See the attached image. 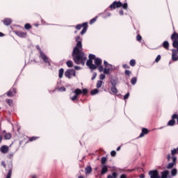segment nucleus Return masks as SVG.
I'll return each instance as SVG.
<instances>
[{
    "label": "nucleus",
    "mask_w": 178,
    "mask_h": 178,
    "mask_svg": "<svg viewBox=\"0 0 178 178\" xmlns=\"http://www.w3.org/2000/svg\"><path fill=\"white\" fill-rule=\"evenodd\" d=\"M75 40L77 43L72 51L73 60L76 65H82L84 66L86 60H87V56L83 53L81 39L80 38V36H77Z\"/></svg>",
    "instance_id": "obj_1"
},
{
    "label": "nucleus",
    "mask_w": 178,
    "mask_h": 178,
    "mask_svg": "<svg viewBox=\"0 0 178 178\" xmlns=\"http://www.w3.org/2000/svg\"><path fill=\"white\" fill-rule=\"evenodd\" d=\"M104 67H102V65L99 66V72H100V73L103 72L104 74H109V73H111V72L113 70V65L108 64L106 60L104 61Z\"/></svg>",
    "instance_id": "obj_2"
},
{
    "label": "nucleus",
    "mask_w": 178,
    "mask_h": 178,
    "mask_svg": "<svg viewBox=\"0 0 178 178\" xmlns=\"http://www.w3.org/2000/svg\"><path fill=\"white\" fill-rule=\"evenodd\" d=\"M92 59L95 58V55L94 54H90L89 55V59L86 62L87 66H88L89 68H90L92 70H95L97 69V65L92 64Z\"/></svg>",
    "instance_id": "obj_3"
},
{
    "label": "nucleus",
    "mask_w": 178,
    "mask_h": 178,
    "mask_svg": "<svg viewBox=\"0 0 178 178\" xmlns=\"http://www.w3.org/2000/svg\"><path fill=\"white\" fill-rule=\"evenodd\" d=\"M39 58L40 59H42L43 60V62H44V63H46V65L51 66V60H49V58H48V56L45 54H44V52L40 51Z\"/></svg>",
    "instance_id": "obj_4"
},
{
    "label": "nucleus",
    "mask_w": 178,
    "mask_h": 178,
    "mask_svg": "<svg viewBox=\"0 0 178 178\" xmlns=\"http://www.w3.org/2000/svg\"><path fill=\"white\" fill-rule=\"evenodd\" d=\"M65 77H67V79H72V77H74L76 76V71L72 69L67 70L65 72Z\"/></svg>",
    "instance_id": "obj_5"
},
{
    "label": "nucleus",
    "mask_w": 178,
    "mask_h": 178,
    "mask_svg": "<svg viewBox=\"0 0 178 178\" xmlns=\"http://www.w3.org/2000/svg\"><path fill=\"white\" fill-rule=\"evenodd\" d=\"M122 7V2L120 1H114L112 4L110 5L111 9H116V8Z\"/></svg>",
    "instance_id": "obj_6"
},
{
    "label": "nucleus",
    "mask_w": 178,
    "mask_h": 178,
    "mask_svg": "<svg viewBox=\"0 0 178 178\" xmlns=\"http://www.w3.org/2000/svg\"><path fill=\"white\" fill-rule=\"evenodd\" d=\"M74 92L75 95L73 96L72 97H71L72 101H76V99H77L79 95H80V94H81V90L77 88L74 90Z\"/></svg>",
    "instance_id": "obj_7"
},
{
    "label": "nucleus",
    "mask_w": 178,
    "mask_h": 178,
    "mask_svg": "<svg viewBox=\"0 0 178 178\" xmlns=\"http://www.w3.org/2000/svg\"><path fill=\"white\" fill-rule=\"evenodd\" d=\"M149 175L150 176V178H156L158 176H159V174L158 170H155L149 171Z\"/></svg>",
    "instance_id": "obj_8"
},
{
    "label": "nucleus",
    "mask_w": 178,
    "mask_h": 178,
    "mask_svg": "<svg viewBox=\"0 0 178 178\" xmlns=\"http://www.w3.org/2000/svg\"><path fill=\"white\" fill-rule=\"evenodd\" d=\"M9 152V147L8 145H3L0 147V152L1 154H8Z\"/></svg>",
    "instance_id": "obj_9"
},
{
    "label": "nucleus",
    "mask_w": 178,
    "mask_h": 178,
    "mask_svg": "<svg viewBox=\"0 0 178 178\" xmlns=\"http://www.w3.org/2000/svg\"><path fill=\"white\" fill-rule=\"evenodd\" d=\"M177 55V51L176 49H172V59L174 62H176V60H178V56Z\"/></svg>",
    "instance_id": "obj_10"
},
{
    "label": "nucleus",
    "mask_w": 178,
    "mask_h": 178,
    "mask_svg": "<svg viewBox=\"0 0 178 178\" xmlns=\"http://www.w3.org/2000/svg\"><path fill=\"white\" fill-rule=\"evenodd\" d=\"M16 95V89L15 88H11L8 92L7 95L8 97H13L14 95Z\"/></svg>",
    "instance_id": "obj_11"
},
{
    "label": "nucleus",
    "mask_w": 178,
    "mask_h": 178,
    "mask_svg": "<svg viewBox=\"0 0 178 178\" xmlns=\"http://www.w3.org/2000/svg\"><path fill=\"white\" fill-rule=\"evenodd\" d=\"M145 134H148V129L147 128L142 129V133L140 134L139 137L142 138L145 136Z\"/></svg>",
    "instance_id": "obj_12"
},
{
    "label": "nucleus",
    "mask_w": 178,
    "mask_h": 178,
    "mask_svg": "<svg viewBox=\"0 0 178 178\" xmlns=\"http://www.w3.org/2000/svg\"><path fill=\"white\" fill-rule=\"evenodd\" d=\"M101 63H102V60H101V58H95V64L96 65V66H98V67H99V66H101Z\"/></svg>",
    "instance_id": "obj_13"
},
{
    "label": "nucleus",
    "mask_w": 178,
    "mask_h": 178,
    "mask_svg": "<svg viewBox=\"0 0 178 178\" xmlns=\"http://www.w3.org/2000/svg\"><path fill=\"white\" fill-rule=\"evenodd\" d=\"M15 34H17V35H18V37H22V38H24L27 35V33H26L23 31H17L15 33Z\"/></svg>",
    "instance_id": "obj_14"
},
{
    "label": "nucleus",
    "mask_w": 178,
    "mask_h": 178,
    "mask_svg": "<svg viewBox=\"0 0 178 178\" xmlns=\"http://www.w3.org/2000/svg\"><path fill=\"white\" fill-rule=\"evenodd\" d=\"M11 23H12L11 19L6 18L3 20V24H5V26H9L10 24H11Z\"/></svg>",
    "instance_id": "obj_15"
},
{
    "label": "nucleus",
    "mask_w": 178,
    "mask_h": 178,
    "mask_svg": "<svg viewBox=\"0 0 178 178\" xmlns=\"http://www.w3.org/2000/svg\"><path fill=\"white\" fill-rule=\"evenodd\" d=\"M168 176H169L168 170L161 172V178H168Z\"/></svg>",
    "instance_id": "obj_16"
},
{
    "label": "nucleus",
    "mask_w": 178,
    "mask_h": 178,
    "mask_svg": "<svg viewBox=\"0 0 178 178\" xmlns=\"http://www.w3.org/2000/svg\"><path fill=\"white\" fill-rule=\"evenodd\" d=\"M107 172H108V168L106 167V165H103L101 171V175H105V173H107Z\"/></svg>",
    "instance_id": "obj_17"
},
{
    "label": "nucleus",
    "mask_w": 178,
    "mask_h": 178,
    "mask_svg": "<svg viewBox=\"0 0 178 178\" xmlns=\"http://www.w3.org/2000/svg\"><path fill=\"white\" fill-rule=\"evenodd\" d=\"M84 26H87V22H85L83 24H78L76 26V30H81L82 27H84Z\"/></svg>",
    "instance_id": "obj_18"
},
{
    "label": "nucleus",
    "mask_w": 178,
    "mask_h": 178,
    "mask_svg": "<svg viewBox=\"0 0 178 178\" xmlns=\"http://www.w3.org/2000/svg\"><path fill=\"white\" fill-rule=\"evenodd\" d=\"M107 178H118V173L117 172H113L112 175H108L107 176Z\"/></svg>",
    "instance_id": "obj_19"
},
{
    "label": "nucleus",
    "mask_w": 178,
    "mask_h": 178,
    "mask_svg": "<svg viewBox=\"0 0 178 178\" xmlns=\"http://www.w3.org/2000/svg\"><path fill=\"white\" fill-rule=\"evenodd\" d=\"M163 47L165 48V49H169V42L164 41L163 43Z\"/></svg>",
    "instance_id": "obj_20"
},
{
    "label": "nucleus",
    "mask_w": 178,
    "mask_h": 178,
    "mask_svg": "<svg viewBox=\"0 0 178 178\" xmlns=\"http://www.w3.org/2000/svg\"><path fill=\"white\" fill-rule=\"evenodd\" d=\"M64 72H65V70H63V68H61L59 70L58 76L60 79H62L63 77Z\"/></svg>",
    "instance_id": "obj_21"
},
{
    "label": "nucleus",
    "mask_w": 178,
    "mask_h": 178,
    "mask_svg": "<svg viewBox=\"0 0 178 178\" xmlns=\"http://www.w3.org/2000/svg\"><path fill=\"white\" fill-rule=\"evenodd\" d=\"M171 40H176L178 41V33H174L171 36Z\"/></svg>",
    "instance_id": "obj_22"
},
{
    "label": "nucleus",
    "mask_w": 178,
    "mask_h": 178,
    "mask_svg": "<svg viewBox=\"0 0 178 178\" xmlns=\"http://www.w3.org/2000/svg\"><path fill=\"white\" fill-rule=\"evenodd\" d=\"M111 90L113 94H118V89L116 88V86H112Z\"/></svg>",
    "instance_id": "obj_23"
},
{
    "label": "nucleus",
    "mask_w": 178,
    "mask_h": 178,
    "mask_svg": "<svg viewBox=\"0 0 178 178\" xmlns=\"http://www.w3.org/2000/svg\"><path fill=\"white\" fill-rule=\"evenodd\" d=\"M172 40V47H174V48H177L178 40Z\"/></svg>",
    "instance_id": "obj_24"
},
{
    "label": "nucleus",
    "mask_w": 178,
    "mask_h": 178,
    "mask_svg": "<svg viewBox=\"0 0 178 178\" xmlns=\"http://www.w3.org/2000/svg\"><path fill=\"white\" fill-rule=\"evenodd\" d=\"M99 92V90L98 89H94L90 92L91 95H96V94H98Z\"/></svg>",
    "instance_id": "obj_25"
},
{
    "label": "nucleus",
    "mask_w": 178,
    "mask_h": 178,
    "mask_svg": "<svg viewBox=\"0 0 178 178\" xmlns=\"http://www.w3.org/2000/svg\"><path fill=\"white\" fill-rule=\"evenodd\" d=\"M86 33H87V26H84L83 29H82L81 34V35L86 34Z\"/></svg>",
    "instance_id": "obj_26"
},
{
    "label": "nucleus",
    "mask_w": 178,
    "mask_h": 178,
    "mask_svg": "<svg viewBox=\"0 0 178 178\" xmlns=\"http://www.w3.org/2000/svg\"><path fill=\"white\" fill-rule=\"evenodd\" d=\"M12 137V136L10 135V134L8 133V134H6L5 136H4V138L6 140H10V138Z\"/></svg>",
    "instance_id": "obj_27"
},
{
    "label": "nucleus",
    "mask_w": 178,
    "mask_h": 178,
    "mask_svg": "<svg viewBox=\"0 0 178 178\" xmlns=\"http://www.w3.org/2000/svg\"><path fill=\"white\" fill-rule=\"evenodd\" d=\"M176 154H178V147L171 151V155H176Z\"/></svg>",
    "instance_id": "obj_28"
},
{
    "label": "nucleus",
    "mask_w": 178,
    "mask_h": 178,
    "mask_svg": "<svg viewBox=\"0 0 178 178\" xmlns=\"http://www.w3.org/2000/svg\"><path fill=\"white\" fill-rule=\"evenodd\" d=\"M136 83H137V78L136 77H134L131 79V83L134 86V84H136Z\"/></svg>",
    "instance_id": "obj_29"
},
{
    "label": "nucleus",
    "mask_w": 178,
    "mask_h": 178,
    "mask_svg": "<svg viewBox=\"0 0 178 178\" xmlns=\"http://www.w3.org/2000/svg\"><path fill=\"white\" fill-rule=\"evenodd\" d=\"M67 66H68V67H72L73 66V61L72 60H68L66 63Z\"/></svg>",
    "instance_id": "obj_30"
},
{
    "label": "nucleus",
    "mask_w": 178,
    "mask_h": 178,
    "mask_svg": "<svg viewBox=\"0 0 178 178\" xmlns=\"http://www.w3.org/2000/svg\"><path fill=\"white\" fill-rule=\"evenodd\" d=\"M171 175H172V176H176V175H177V170L176 168H174L171 171Z\"/></svg>",
    "instance_id": "obj_31"
},
{
    "label": "nucleus",
    "mask_w": 178,
    "mask_h": 178,
    "mask_svg": "<svg viewBox=\"0 0 178 178\" xmlns=\"http://www.w3.org/2000/svg\"><path fill=\"white\" fill-rule=\"evenodd\" d=\"M88 92V90L86 88L83 89L82 90H81V94H83V95H87Z\"/></svg>",
    "instance_id": "obj_32"
},
{
    "label": "nucleus",
    "mask_w": 178,
    "mask_h": 178,
    "mask_svg": "<svg viewBox=\"0 0 178 178\" xmlns=\"http://www.w3.org/2000/svg\"><path fill=\"white\" fill-rule=\"evenodd\" d=\"M102 81H98L97 83V88H101V87L102 86Z\"/></svg>",
    "instance_id": "obj_33"
},
{
    "label": "nucleus",
    "mask_w": 178,
    "mask_h": 178,
    "mask_svg": "<svg viewBox=\"0 0 178 178\" xmlns=\"http://www.w3.org/2000/svg\"><path fill=\"white\" fill-rule=\"evenodd\" d=\"M174 166H175V163H170L167 165V169H172V168H173Z\"/></svg>",
    "instance_id": "obj_34"
},
{
    "label": "nucleus",
    "mask_w": 178,
    "mask_h": 178,
    "mask_svg": "<svg viewBox=\"0 0 178 178\" xmlns=\"http://www.w3.org/2000/svg\"><path fill=\"white\" fill-rule=\"evenodd\" d=\"M92 170V168H91L90 166H88L86 168V172L87 173H91V171Z\"/></svg>",
    "instance_id": "obj_35"
},
{
    "label": "nucleus",
    "mask_w": 178,
    "mask_h": 178,
    "mask_svg": "<svg viewBox=\"0 0 178 178\" xmlns=\"http://www.w3.org/2000/svg\"><path fill=\"white\" fill-rule=\"evenodd\" d=\"M101 162H102V165H105V163H106V157H102Z\"/></svg>",
    "instance_id": "obj_36"
},
{
    "label": "nucleus",
    "mask_w": 178,
    "mask_h": 178,
    "mask_svg": "<svg viewBox=\"0 0 178 178\" xmlns=\"http://www.w3.org/2000/svg\"><path fill=\"white\" fill-rule=\"evenodd\" d=\"M24 28L26 30H30V29H31V25H30V24H26Z\"/></svg>",
    "instance_id": "obj_37"
},
{
    "label": "nucleus",
    "mask_w": 178,
    "mask_h": 178,
    "mask_svg": "<svg viewBox=\"0 0 178 178\" xmlns=\"http://www.w3.org/2000/svg\"><path fill=\"white\" fill-rule=\"evenodd\" d=\"M130 65L131 66H136V60H134V59L131 60H130Z\"/></svg>",
    "instance_id": "obj_38"
},
{
    "label": "nucleus",
    "mask_w": 178,
    "mask_h": 178,
    "mask_svg": "<svg viewBox=\"0 0 178 178\" xmlns=\"http://www.w3.org/2000/svg\"><path fill=\"white\" fill-rule=\"evenodd\" d=\"M7 103L10 106H12V105H13V101L12 99H8Z\"/></svg>",
    "instance_id": "obj_39"
},
{
    "label": "nucleus",
    "mask_w": 178,
    "mask_h": 178,
    "mask_svg": "<svg viewBox=\"0 0 178 178\" xmlns=\"http://www.w3.org/2000/svg\"><path fill=\"white\" fill-rule=\"evenodd\" d=\"M95 22H97V17L92 19L90 21V24H93V23H95Z\"/></svg>",
    "instance_id": "obj_40"
},
{
    "label": "nucleus",
    "mask_w": 178,
    "mask_h": 178,
    "mask_svg": "<svg viewBox=\"0 0 178 178\" xmlns=\"http://www.w3.org/2000/svg\"><path fill=\"white\" fill-rule=\"evenodd\" d=\"M125 74L126 76H130V74H131V71L126 70Z\"/></svg>",
    "instance_id": "obj_41"
},
{
    "label": "nucleus",
    "mask_w": 178,
    "mask_h": 178,
    "mask_svg": "<svg viewBox=\"0 0 178 178\" xmlns=\"http://www.w3.org/2000/svg\"><path fill=\"white\" fill-rule=\"evenodd\" d=\"M100 80H104L105 79V74H101L99 76Z\"/></svg>",
    "instance_id": "obj_42"
},
{
    "label": "nucleus",
    "mask_w": 178,
    "mask_h": 178,
    "mask_svg": "<svg viewBox=\"0 0 178 178\" xmlns=\"http://www.w3.org/2000/svg\"><path fill=\"white\" fill-rule=\"evenodd\" d=\"M161 60V55H158L155 59V62H159Z\"/></svg>",
    "instance_id": "obj_43"
},
{
    "label": "nucleus",
    "mask_w": 178,
    "mask_h": 178,
    "mask_svg": "<svg viewBox=\"0 0 178 178\" xmlns=\"http://www.w3.org/2000/svg\"><path fill=\"white\" fill-rule=\"evenodd\" d=\"M111 156H116V151L115 150L111 151Z\"/></svg>",
    "instance_id": "obj_44"
},
{
    "label": "nucleus",
    "mask_w": 178,
    "mask_h": 178,
    "mask_svg": "<svg viewBox=\"0 0 178 178\" xmlns=\"http://www.w3.org/2000/svg\"><path fill=\"white\" fill-rule=\"evenodd\" d=\"M129 97H130V93H127L124 96V99H127L129 98Z\"/></svg>",
    "instance_id": "obj_45"
},
{
    "label": "nucleus",
    "mask_w": 178,
    "mask_h": 178,
    "mask_svg": "<svg viewBox=\"0 0 178 178\" xmlns=\"http://www.w3.org/2000/svg\"><path fill=\"white\" fill-rule=\"evenodd\" d=\"M122 6L123 9H127V3L122 4Z\"/></svg>",
    "instance_id": "obj_46"
},
{
    "label": "nucleus",
    "mask_w": 178,
    "mask_h": 178,
    "mask_svg": "<svg viewBox=\"0 0 178 178\" xmlns=\"http://www.w3.org/2000/svg\"><path fill=\"white\" fill-rule=\"evenodd\" d=\"M172 158V163H175V162H176L177 158L175 156H173Z\"/></svg>",
    "instance_id": "obj_47"
},
{
    "label": "nucleus",
    "mask_w": 178,
    "mask_h": 178,
    "mask_svg": "<svg viewBox=\"0 0 178 178\" xmlns=\"http://www.w3.org/2000/svg\"><path fill=\"white\" fill-rule=\"evenodd\" d=\"M122 67H124V69H129V67H130L127 64H124L122 65Z\"/></svg>",
    "instance_id": "obj_48"
},
{
    "label": "nucleus",
    "mask_w": 178,
    "mask_h": 178,
    "mask_svg": "<svg viewBox=\"0 0 178 178\" xmlns=\"http://www.w3.org/2000/svg\"><path fill=\"white\" fill-rule=\"evenodd\" d=\"M141 39H142L141 35H138L136 36V40H137V41H140Z\"/></svg>",
    "instance_id": "obj_49"
},
{
    "label": "nucleus",
    "mask_w": 178,
    "mask_h": 178,
    "mask_svg": "<svg viewBox=\"0 0 178 178\" xmlns=\"http://www.w3.org/2000/svg\"><path fill=\"white\" fill-rule=\"evenodd\" d=\"M34 140H37V137L33 136L32 138H31L29 139V141H34Z\"/></svg>",
    "instance_id": "obj_50"
},
{
    "label": "nucleus",
    "mask_w": 178,
    "mask_h": 178,
    "mask_svg": "<svg viewBox=\"0 0 178 178\" xmlns=\"http://www.w3.org/2000/svg\"><path fill=\"white\" fill-rule=\"evenodd\" d=\"M60 91H66V88L65 87H61L59 88Z\"/></svg>",
    "instance_id": "obj_51"
},
{
    "label": "nucleus",
    "mask_w": 178,
    "mask_h": 178,
    "mask_svg": "<svg viewBox=\"0 0 178 178\" xmlns=\"http://www.w3.org/2000/svg\"><path fill=\"white\" fill-rule=\"evenodd\" d=\"M37 49H38L39 51V54H41V52H42V51H41V48H40V46H36Z\"/></svg>",
    "instance_id": "obj_52"
},
{
    "label": "nucleus",
    "mask_w": 178,
    "mask_h": 178,
    "mask_svg": "<svg viewBox=\"0 0 178 178\" xmlns=\"http://www.w3.org/2000/svg\"><path fill=\"white\" fill-rule=\"evenodd\" d=\"M1 165L3 166V168H6V164L5 163V161H1Z\"/></svg>",
    "instance_id": "obj_53"
},
{
    "label": "nucleus",
    "mask_w": 178,
    "mask_h": 178,
    "mask_svg": "<svg viewBox=\"0 0 178 178\" xmlns=\"http://www.w3.org/2000/svg\"><path fill=\"white\" fill-rule=\"evenodd\" d=\"M120 178H127V177L126 176V175L123 174L120 176Z\"/></svg>",
    "instance_id": "obj_54"
},
{
    "label": "nucleus",
    "mask_w": 178,
    "mask_h": 178,
    "mask_svg": "<svg viewBox=\"0 0 178 178\" xmlns=\"http://www.w3.org/2000/svg\"><path fill=\"white\" fill-rule=\"evenodd\" d=\"M97 77V74H94L93 76L92 77V80H94Z\"/></svg>",
    "instance_id": "obj_55"
},
{
    "label": "nucleus",
    "mask_w": 178,
    "mask_h": 178,
    "mask_svg": "<svg viewBox=\"0 0 178 178\" xmlns=\"http://www.w3.org/2000/svg\"><path fill=\"white\" fill-rule=\"evenodd\" d=\"M139 177L140 178H145V175H144V174H141Z\"/></svg>",
    "instance_id": "obj_56"
},
{
    "label": "nucleus",
    "mask_w": 178,
    "mask_h": 178,
    "mask_svg": "<svg viewBox=\"0 0 178 178\" xmlns=\"http://www.w3.org/2000/svg\"><path fill=\"white\" fill-rule=\"evenodd\" d=\"M74 69H76V70H80V67L79 66H75Z\"/></svg>",
    "instance_id": "obj_57"
},
{
    "label": "nucleus",
    "mask_w": 178,
    "mask_h": 178,
    "mask_svg": "<svg viewBox=\"0 0 178 178\" xmlns=\"http://www.w3.org/2000/svg\"><path fill=\"white\" fill-rule=\"evenodd\" d=\"M167 159H168V161H170V154H168V156H167Z\"/></svg>",
    "instance_id": "obj_58"
},
{
    "label": "nucleus",
    "mask_w": 178,
    "mask_h": 178,
    "mask_svg": "<svg viewBox=\"0 0 178 178\" xmlns=\"http://www.w3.org/2000/svg\"><path fill=\"white\" fill-rule=\"evenodd\" d=\"M120 15L123 16V10H120Z\"/></svg>",
    "instance_id": "obj_59"
},
{
    "label": "nucleus",
    "mask_w": 178,
    "mask_h": 178,
    "mask_svg": "<svg viewBox=\"0 0 178 178\" xmlns=\"http://www.w3.org/2000/svg\"><path fill=\"white\" fill-rule=\"evenodd\" d=\"M111 84H112L113 87H116L115 83L111 81Z\"/></svg>",
    "instance_id": "obj_60"
},
{
    "label": "nucleus",
    "mask_w": 178,
    "mask_h": 178,
    "mask_svg": "<svg viewBox=\"0 0 178 178\" xmlns=\"http://www.w3.org/2000/svg\"><path fill=\"white\" fill-rule=\"evenodd\" d=\"M1 143H2V136L1 135H0V144H1Z\"/></svg>",
    "instance_id": "obj_61"
},
{
    "label": "nucleus",
    "mask_w": 178,
    "mask_h": 178,
    "mask_svg": "<svg viewBox=\"0 0 178 178\" xmlns=\"http://www.w3.org/2000/svg\"><path fill=\"white\" fill-rule=\"evenodd\" d=\"M0 37H3V33H2V32H0Z\"/></svg>",
    "instance_id": "obj_62"
},
{
    "label": "nucleus",
    "mask_w": 178,
    "mask_h": 178,
    "mask_svg": "<svg viewBox=\"0 0 178 178\" xmlns=\"http://www.w3.org/2000/svg\"><path fill=\"white\" fill-rule=\"evenodd\" d=\"M117 151H120V147H117Z\"/></svg>",
    "instance_id": "obj_63"
},
{
    "label": "nucleus",
    "mask_w": 178,
    "mask_h": 178,
    "mask_svg": "<svg viewBox=\"0 0 178 178\" xmlns=\"http://www.w3.org/2000/svg\"><path fill=\"white\" fill-rule=\"evenodd\" d=\"M32 178H37V176L33 175V176H32Z\"/></svg>",
    "instance_id": "obj_64"
}]
</instances>
